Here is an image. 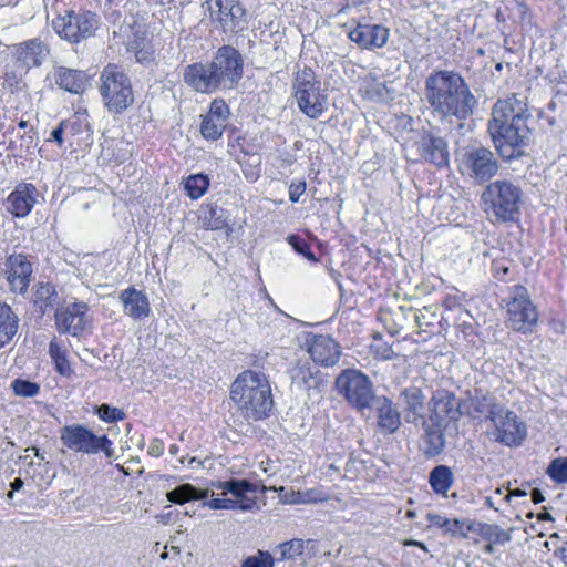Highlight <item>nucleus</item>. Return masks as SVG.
<instances>
[{
  "label": "nucleus",
  "instance_id": "39",
  "mask_svg": "<svg viewBox=\"0 0 567 567\" xmlns=\"http://www.w3.org/2000/svg\"><path fill=\"white\" fill-rule=\"evenodd\" d=\"M49 353L55 363L56 371L62 375H70L72 372L71 365L65 357V351L58 343L55 339L50 342Z\"/></svg>",
  "mask_w": 567,
  "mask_h": 567
},
{
  "label": "nucleus",
  "instance_id": "62",
  "mask_svg": "<svg viewBox=\"0 0 567 567\" xmlns=\"http://www.w3.org/2000/svg\"><path fill=\"white\" fill-rule=\"evenodd\" d=\"M421 542L419 540H414V539H406L404 540L403 545L404 546H419Z\"/></svg>",
  "mask_w": 567,
  "mask_h": 567
},
{
  "label": "nucleus",
  "instance_id": "17",
  "mask_svg": "<svg viewBox=\"0 0 567 567\" xmlns=\"http://www.w3.org/2000/svg\"><path fill=\"white\" fill-rule=\"evenodd\" d=\"M230 115L228 105L223 100H214L207 114L202 115L200 134L205 140L217 141L221 137Z\"/></svg>",
  "mask_w": 567,
  "mask_h": 567
},
{
  "label": "nucleus",
  "instance_id": "61",
  "mask_svg": "<svg viewBox=\"0 0 567 567\" xmlns=\"http://www.w3.org/2000/svg\"><path fill=\"white\" fill-rule=\"evenodd\" d=\"M341 462L339 461H332L328 464V468L331 470V471H334L337 473H340L341 472Z\"/></svg>",
  "mask_w": 567,
  "mask_h": 567
},
{
  "label": "nucleus",
  "instance_id": "6",
  "mask_svg": "<svg viewBox=\"0 0 567 567\" xmlns=\"http://www.w3.org/2000/svg\"><path fill=\"white\" fill-rule=\"evenodd\" d=\"M485 212L497 221L513 219L518 210L520 189L507 181L491 183L482 194Z\"/></svg>",
  "mask_w": 567,
  "mask_h": 567
},
{
  "label": "nucleus",
  "instance_id": "25",
  "mask_svg": "<svg viewBox=\"0 0 567 567\" xmlns=\"http://www.w3.org/2000/svg\"><path fill=\"white\" fill-rule=\"evenodd\" d=\"M419 150L425 161L439 167H443L449 162L447 143L442 137L424 135L419 142Z\"/></svg>",
  "mask_w": 567,
  "mask_h": 567
},
{
  "label": "nucleus",
  "instance_id": "2",
  "mask_svg": "<svg viewBox=\"0 0 567 567\" xmlns=\"http://www.w3.org/2000/svg\"><path fill=\"white\" fill-rule=\"evenodd\" d=\"M424 97L432 114L449 122L467 118L476 104L462 75L450 70L434 71L425 79Z\"/></svg>",
  "mask_w": 567,
  "mask_h": 567
},
{
  "label": "nucleus",
  "instance_id": "34",
  "mask_svg": "<svg viewBox=\"0 0 567 567\" xmlns=\"http://www.w3.org/2000/svg\"><path fill=\"white\" fill-rule=\"evenodd\" d=\"M429 482L435 493L445 494L453 484V473L449 466H435L430 473Z\"/></svg>",
  "mask_w": 567,
  "mask_h": 567
},
{
  "label": "nucleus",
  "instance_id": "9",
  "mask_svg": "<svg viewBox=\"0 0 567 567\" xmlns=\"http://www.w3.org/2000/svg\"><path fill=\"white\" fill-rule=\"evenodd\" d=\"M52 25L60 38L70 43H79L94 35L99 28V20L91 11L66 10L64 14L53 19Z\"/></svg>",
  "mask_w": 567,
  "mask_h": 567
},
{
  "label": "nucleus",
  "instance_id": "19",
  "mask_svg": "<svg viewBox=\"0 0 567 567\" xmlns=\"http://www.w3.org/2000/svg\"><path fill=\"white\" fill-rule=\"evenodd\" d=\"M458 399L449 391H437L431 400V415L429 421L447 425L456 420L463 411Z\"/></svg>",
  "mask_w": 567,
  "mask_h": 567
},
{
  "label": "nucleus",
  "instance_id": "4",
  "mask_svg": "<svg viewBox=\"0 0 567 567\" xmlns=\"http://www.w3.org/2000/svg\"><path fill=\"white\" fill-rule=\"evenodd\" d=\"M230 399L247 421L267 417L274 406L267 377L254 370L238 374L230 386Z\"/></svg>",
  "mask_w": 567,
  "mask_h": 567
},
{
  "label": "nucleus",
  "instance_id": "45",
  "mask_svg": "<svg viewBox=\"0 0 567 567\" xmlns=\"http://www.w3.org/2000/svg\"><path fill=\"white\" fill-rule=\"evenodd\" d=\"M363 467H364L363 461L350 455L343 465L342 477L346 480L354 481L355 478L359 477Z\"/></svg>",
  "mask_w": 567,
  "mask_h": 567
},
{
  "label": "nucleus",
  "instance_id": "58",
  "mask_svg": "<svg viewBox=\"0 0 567 567\" xmlns=\"http://www.w3.org/2000/svg\"><path fill=\"white\" fill-rule=\"evenodd\" d=\"M537 519L540 522L553 520L551 515L547 512L546 507L542 508V512L537 514Z\"/></svg>",
  "mask_w": 567,
  "mask_h": 567
},
{
  "label": "nucleus",
  "instance_id": "50",
  "mask_svg": "<svg viewBox=\"0 0 567 567\" xmlns=\"http://www.w3.org/2000/svg\"><path fill=\"white\" fill-rule=\"evenodd\" d=\"M206 225L210 229H223L225 226H227L224 210L217 207L210 208Z\"/></svg>",
  "mask_w": 567,
  "mask_h": 567
},
{
  "label": "nucleus",
  "instance_id": "28",
  "mask_svg": "<svg viewBox=\"0 0 567 567\" xmlns=\"http://www.w3.org/2000/svg\"><path fill=\"white\" fill-rule=\"evenodd\" d=\"M55 83L63 90L79 94L85 90L86 75L84 72L59 66L54 72Z\"/></svg>",
  "mask_w": 567,
  "mask_h": 567
},
{
  "label": "nucleus",
  "instance_id": "3",
  "mask_svg": "<svg viewBox=\"0 0 567 567\" xmlns=\"http://www.w3.org/2000/svg\"><path fill=\"white\" fill-rule=\"evenodd\" d=\"M214 486L221 491L217 497L207 489H198L192 484H182L167 493V499L175 504H184L192 499L212 498L206 505L212 509H240L248 512L257 507L256 493L258 486L246 480L218 482Z\"/></svg>",
  "mask_w": 567,
  "mask_h": 567
},
{
  "label": "nucleus",
  "instance_id": "60",
  "mask_svg": "<svg viewBox=\"0 0 567 567\" xmlns=\"http://www.w3.org/2000/svg\"><path fill=\"white\" fill-rule=\"evenodd\" d=\"M23 487V481L20 477L14 478L11 483V488L13 492L20 491Z\"/></svg>",
  "mask_w": 567,
  "mask_h": 567
},
{
  "label": "nucleus",
  "instance_id": "11",
  "mask_svg": "<svg viewBox=\"0 0 567 567\" xmlns=\"http://www.w3.org/2000/svg\"><path fill=\"white\" fill-rule=\"evenodd\" d=\"M223 90L234 89L243 78L241 54L231 45L220 47L209 62Z\"/></svg>",
  "mask_w": 567,
  "mask_h": 567
},
{
  "label": "nucleus",
  "instance_id": "24",
  "mask_svg": "<svg viewBox=\"0 0 567 567\" xmlns=\"http://www.w3.org/2000/svg\"><path fill=\"white\" fill-rule=\"evenodd\" d=\"M38 190L32 184H20L8 197L7 209L16 217L30 214L37 199Z\"/></svg>",
  "mask_w": 567,
  "mask_h": 567
},
{
  "label": "nucleus",
  "instance_id": "7",
  "mask_svg": "<svg viewBox=\"0 0 567 567\" xmlns=\"http://www.w3.org/2000/svg\"><path fill=\"white\" fill-rule=\"evenodd\" d=\"M336 389L348 403L361 412L371 410L378 398L371 380L355 369L343 370L336 379Z\"/></svg>",
  "mask_w": 567,
  "mask_h": 567
},
{
  "label": "nucleus",
  "instance_id": "41",
  "mask_svg": "<svg viewBox=\"0 0 567 567\" xmlns=\"http://www.w3.org/2000/svg\"><path fill=\"white\" fill-rule=\"evenodd\" d=\"M56 298V291L54 287L50 284H40L37 287L34 292V303L39 306V308L43 309L44 307L51 305Z\"/></svg>",
  "mask_w": 567,
  "mask_h": 567
},
{
  "label": "nucleus",
  "instance_id": "18",
  "mask_svg": "<svg viewBox=\"0 0 567 567\" xmlns=\"http://www.w3.org/2000/svg\"><path fill=\"white\" fill-rule=\"evenodd\" d=\"M507 307L508 327L517 331H530L532 321L528 320L530 301L525 287H515L514 297Z\"/></svg>",
  "mask_w": 567,
  "mask_h": 567
},
{
  "label": "nucleus",
  "instance_id": "52",
  "mask_svg": "<svg viewBox=\"0 0 567 567\" xmlns=\"http://www.w3.org/2000/svg\"><path fill=\"white\" fill-rule=\"evenodd\" d=\"M70 123L68 121H61L59 125L51 132V138L52 141L56 142L59 146L63 145V133L64 130L68 128Z\"/></svg>",
  "mask_w": 567,
  "mask_h": 567
},
{
  "label": "nucleus",
  "instance_id": "46",
  "mask_svg": "<svg viewBox=\"0 0 567 567\" xmlns=\"http://www.w3.org/2000/svg\"><path fill=\"white\" fill-rule=\"evenodd\" d=\"M301 492L302 494L298 496L297 502H303V504L322 503L330 499L329 494L322 488H309Z\"/></svg>",
  "mask_w": 567,
  "mask_h": 567
},
{
  "label": "nucleus",
  "instance_id": "13",
  "mask_svg": "<svg viewBox=\"0 0 567 567\" xmlns=\"http://www.w3.org/2000/svg\"><path fill=\"white\" fill-rule=\"evenodd\" d=\"M491 422L495 427V440L506 445L519 444L526 435V429L517 416L502 405L494 408Z\"/></svg>",
  "mask_w": 567,
  "mask_h": 567
},
{
  "label": "nucleus",
  "instance_id": "33",
  "mask_svg": "<svg viewBox=\"0 0 567 567\" xmlns=\"http://www.w3.org/2000/svg\"><path fill=\"white\" fill-rule=\"evenodd\" d=\"M406 405V421L412 422L423 417L424 413V396L422 391L417 388H411L402 393Z\"/></svg>",
  "mask_w": 567,
  "mask_h": 567
},
{
  "label": "nucleus",
  "instance_id": "57",
  "mask_svg": "<svg viewBox=\"0 0 567 567\" xmlns=\"http://www.w3.org/2000/svg\"><path fill=\"white\" fill-rule=\"evenodd\" d=\"M526 495H527L526 491L520 489V488H516V489L511 491L507 494H505L504 498L509 502L511 498L514 497V496H526Z\"/></svg>",
  "mask_w": 567,
  "mask_h": 567
},
{
  "label": "nucleus",
  "instance_id": "42",
  "mask_svg": "<svg viewBox=\"0 0 567 567\" xmlns=\"http://www.w3.org/2000/svg\"><path fill=\"white\" fill-rule=\"evenodd\" d=\"M275 558L267 550H257L252 556H248L241 564V567H274Z\"/></svg>",
  "mask_w": 567,
  "mask_h": 567
},
{
  "label": "nucleus",
  "instance_id": "49",
  "mask_svg": "<svg viewBox=\"0 0 567 567\" xmlns=\"http://www.w3.org/2000/svg\"><path fill=\"white\" fill-rule=\"evenodd\" d=\"M287 240L297 252L305 256L308 260H317L313 252L310 249V246L306 241H303L299 236L290 235L288 236Z\"/></svg>",
  "mask_w": 567,
  "mask_h": 567
},
{
  "label": "nucleus",
  "instance_id": "36",
  "mask_svg": "<svg viewBox=\"0 0 567 567\" xmlns=\"http://www.w3.org/2000/svg\"><path fill=\"white\" fill-rule=\"evenodd\" d=\"M499 406V404L494 403L493 399H488L486 396H476L470 400L468 414H471L473 417L486 415L487 419L492 420V411L494 412V408Z\"/></svg>",
  "mask_w": 567,
  "mask_h": 567
},
{
  "label": "nucleus",
  "instance_id": "1",
  "mask_svg": "<svg viewBox=\"0 0 567 567\" xmlns=\"http://www.w3.org/2000/svg\"><path fill=\"white\" fill-rule=\"evenodd\" d=\"M528 99L513 94L493 107L488 132L499 155L507 161L527 155L532 130Z\"/></svg>",
  "mask_w": 567,
  "mask_h": 567
},
{
  "label": "nucleus",
  "instance_id": "14",
  "mask_svg": "<svg viewBox=\"0 0 567 567\" xmlns=\"http://www.w3.org/2000/svg\"><path fill=\"white\" fill-rule=\"evenodd\" d=\"M210 17L225 32H237L245 24V9L238 0H209L206 2Z\"/></svg>",
  "mask_w": 567,
  "mask_h": 567
},
{
  "label": "nucleus",
  "instance_id": "32",
  "mask_svg": "<svg viewBox=\"0 0 567 567\" xmlns=\"http://www.w3.org/2000/svg\"><path fill=\"white\" fill-rule=\"evenodd\" d=\"M127 51L134 54L137 62H147L153 59L154 50L144 32L136 31L126 42Z\"/></svg>",
  "mask_w": 567,
  "mask_h": 567
},
{
  "label": "nucleus",
  "instance_id": "5",
  "mask_svg": "<svg viewBox=\"0 0 567 567\" xmlns=\"http://www.w3.org/2000/svg\"><path fill=\"white\" fill-rule=\"evenodd\" d=\"M100 94L110 113H122L134 102L130 78L116 65H106L100 75Z\"/></svg>",
  "mask_w": 567,
  "mask_h": 567
},
{
  "label": "nucleus",
  "instance_id": "56",
  "mask_svg": "<svg viewBox=\"0 0 567 567\" xmlns=\"http://www.w3.org/2000/svg\"><path fill=\"white\" fill-rule=\"evenodd\" d=\"M308 377L311 378V373L308 370L300 368L293 375V380L296 382L302 381L303 383H306Z\"/></svg>",
  "mask_w": 567,
  "mask_h": 567
},
{
  "label": "nucleus",
  "instance_id": "21",
  "mask_svg": "<svg viewBox=\"0 0 567 567\" xmlns=\"http://www.w3.org/2000/svg\"><path fill=\"white\" fill-rule=\"evenodd\" d=\"M349 39L362 49H379L389 40V30L379 24H361L349 31Z\"/></svg>",
  "mask_w": 567,
  "mask_h": 567
},
{
  "label": "nucleus",
  "instance_id": "64",
  "mask_svg": "<svg viewBox=\"0 0 567 567\" xmlns=\"http://www.w3.org/2000/svg\"><path fill=\"white\" fill-rule=\"evenodd\" d=\"M169 453L172 455H177L178 454V446L176 444H173L169 446Z\"/></svg>",
  "mask_w": 567,
  "mask_h": 567
},
{
  "label": "nucleus",
  "instance_id": "43",
  "mask_svg": "<svg viewBox=\"0 0 567 567\" xmlns=\"http://www.w3.org/2000/svg\"><path fill=\"white\" fill-rule=\"evenodd\" d=\"M11 389L13 390L16 395L23 398H33L40 391L39 384L22 379L14 380L11 383Z\"/></svg>",
  "mask_w": 567,
  "mask_h": 567
},
{
  "label": "nucleus",
  "instance_id": "63",
  "mask_svg": "<svg viewBox=\"0 0 567 567\" xmlns=\"http://www.w3.org/2000/svg\"><path fill=\"white\" fill-rule=\"evenodd\" d=\"M495 545H496V544L487 543V544L485 545L484 550H485L486 553H488V554H492V553L494 551V546H495Z\"/></svg>",
  "mask_w": 567,
  "mask_h": 567
},
{
  "label": "nucleus",
  "instance_id": "23",
  "mask_svg": "<svg viewBox=\"0 0 567 567\" xmlns=\"http://www.w3.org/2000/svg\"><path fill=\"white\" fill-rule=\"evenodd\" d=\"M12 52L17 62L23 68L30 69L41 65L49 50L40 39L34 38L16 44Z\"/></svg>",
  "mask_w": 567,
  "mask_h": 567
},
{
  "label": "nucleus",
  "instance_id": "20",
  "mask_svg": "<svg viewBox=\"0 0 567 567\" xmlns=\"http://www.w3.org/2000/svg\"><path fill=\"white\" fill-rule=\"evenodd\" d=\"M184 81L200 93L210 94L217 90H223L210 63L188 65L184 72Z\"/></svg>",
  "mask_w": 567,
  "mask_h": 567
},
{
  "label": "nucleus",
  "instance_id": "16",
  "mask_svg": "<svg viewBox=\"0 0 567 567\" xmlns=\"http://www.w3.org/2000/svg\"><path fill=\"white\" fill-rule=\"evenodd\" d=\"M86 311L87 306L84 302H74L58 310L55 313L58 330L73 337L81 336L89 323Z\"/></svg>",
  "mask_w": 567,
  "mask_h": 567
},
{
  "label": "nucleus",
  "instance_id": "35",
  "mask_svg": "<svg viewBox=\"0 0 567 567\" xmlns=\"http://www.w3.org/2000/svg\"><path fill=\"white\" fill-rule=\"evenodd\" d=\"M209 186V179L204 174L190 175L185 181V189L192 199L200 198Z\"/></svg>",
  "mask_w": 567,
  "mask_h": 567
},
{
  "label": "nucleus",
  "instance_id": "12",
  "mask_svg": "<svg viewBox=\"0 0 567 567\" xmlns=\"http://www.w3.org/2000/svg\"><path fill=\"white\" fill-rule=\"evenodd\" d=\"M498 171V163L492 151L485 147H473L466 151L461 161V172L475 183L489 181Z\"/></svg>",
  "mask_w": 567,
  "mask_h": 567
},
{
  "label": "nucleus",
  "instance_id": "47",
  "mask_svg": "<svg viewBox=\"0 0 567 567\" xmlns=\"http://www.w3.org/2000/svg\"><path fill=\"white\" fill-rule=\"evenodd\" d=\"M472 524L461 519H447L445 532L452 536L466 537L467 532L471 530Z\"/></svg>",
  "mask_w": 567,
  "mask_h": 567
},
{
  "label": "nucleus",
  "instance_id": "29",
  "mask_svg": "<svg viewBox=\"0 0 567 567\" xmlns=\"http://www.w3.org/2000/svg\"><path fill=\"white\" fill-rule=\"evenodd\" d=\"M378 411V424L381 429L393 433L401 425L399 412L386 398H377L374 405Z\"/></svg>",
  "mask_w": 567,
  "mask_h": 567
},
{
  "label": "nucleus",
  "instance_id": "37",
  "mask_svg": "<svg viewBox=\"0 0 567 567\" xmlns=\"http://www.w3.org/2000/svg\"><path fill=\"white\" fill-rule=\"evenodd\" d=\"M276 550L279 551V560H292L303 554L305 540L300 538H293L291 540L280 543L276 546Z\"/></svg>",
  "mask_w": 567,
  "mask_h": 567
},
{
  "label": "nucleus",
  "instance_id": "59",
  "mask_svg": "<svg viewBox=\"0 0 567 567\" xmlns=\"http://www.w3.org/2000/svg\"><path fill=\"white\" fill-rule=\"evenodd\" d=\"M545 501V497L543 496L542 492L538 488L534 487V505L543 503Z\"/></svg>",
  "mask_w": 567,
  "mask_h": 567
},
{
  "label": "nucleus",
  "instance_id": "15",
  "mask_svg": "<svg viewBox=\"0 0 567 567\" xmlns=\"http://www.w3.org/2000/svg\"><path fill=\"white\" fill-rule=\"evenodd\" d=\"M3 272L12 292L22 295L27 292L32 276V265L27 256L22 254L10 255L4 261Z\"/></svg>",
  "mask_w": 567,
  "mask_h": 567
},
{
  "label": "nucleus",
  "instance_id": "10",
  "mask_svg": "<svg viewBox=\"0 0 567 567\" xmlns=\"http://www.w3.org/2000/svg\"><path fill=\"white\" fill-rule=\"evenodd\" d=\"M62 443L75 452L94 454L103 451L107 457L113 455L112 442L106 435L97 436L82 425H68L61 430Z\"/></svg>",
  "mask_w": 567,
  "mask_h": 567
},
{
  "label": "nucleus",
  "instance_id": "31",
  "mask_svg": "<svg viewBox=\"0 0 567 567\" xmlns=\"http://www.w3.org/2000/svg\"><path fill=\"white\" fill-rule=\"evenodd\" d=\"M361 91L364 99L377 103L391 101L394 93L393 89L389 87L385 82H380L372 75L364 79Z\"/></svg>",
  "mask_w": 567,
  "mask_h": 567
},
{
  "label": "nucleus",
  "instance_id": "26",
  "mask_svg": "<svg viewBox=\"0 0 567 567\" xmlns=\"http://www.w3.org/2000/svg\"><path fill=\"white\" fill-rule=\"evenodd\" d=\"M446 425L424 421V434L422 436V451L427 458L435 457L444 451Z\"/></svg>",
  "mask_w": 567,
  "mask_h": 567
},
{
  "label": "nucleus",
  "instance_id": "22",
  "mask_svg": "<svg viewBox=\"0 0 567 567\" xmlns=\"http://www.w3.org/2000/svg\"><path fill=\"white\" fill-rule=\"evenodd\" d=\"M308 352L315 362L330 367L339 361L341 347L330 336L318 334L312 338Z\"/></svg>",
  "mask_w": 567,
  "mask_h": 567
},
{
  "label": "nucleus",
  "instance_id": "51",
  "mask_svg": "<svg viewBox=\"0 0 567 567\" xmlns=\"http://www.w3.org/2000/svg\"><path fill=\"white\" fill-rule=\"evenodd\" d=\"M306 192V183L299 182V183H292L289 187V199L292 203H297L300 198V196Z\"/></svg>",
  "mask_w": 567,
  "mask_h": 567
},
{
  "label": "nucleus",
  "instance_id": "40",
  "mask_svg": "<svg viewBox=\"0 0 567 567\" xmlns=\"http://www.w3.org/2000/svg\"><path fill=\"white\" fill-rule=\"evenodd\" d=\"M546 474L556 484L567 483V457L554 458L546 468Z\"/></svg>",
  "mask_w": 567,
  "mask_h": 567
},
{
  "label": "nucleus",
  "instance_id": "48",
  "mask_svg": "<svg viewBox=\"0 0 567 567\" xmlns=\"http://www.w3.org/2000/svg\"><path fill=\"white\" fill-rule=\"evenodd\" d=\"M97 414L100 419L110 423L125 419V413L122 410L107 404L100 405L97 408Z\"/></svg>",
  "mask_w": 567,
  "mask_h": 567
},
{
  "label": "nucleus",
  "instance_id": "54",
  "mask_svg": "<svg viewBox=\"0 0 567 567\" xmlns=\"http://www.w3.org/2000/svg\"><path fill=\"white\" fill-rule=\"evenodd\" d=\"M426 518L432 525L442 527V528H446L449 518H446L440 514H433V513H429Z\"/></svg>",
  "mask_w": 567,
  "mask_h": 567
},
{
  "label": "nucleus",
  "instance_id": "27",
  "mask_svg": "<svg viewBox=\"0 0 567 567\" xmlns=\"http://www.w3.org/2000/svg\"><path fill=\"white\" fill-rule=\"evenodd\" d=\"M124 312L133 319H142L150 315L148 298L135 288H127L120 296Z\"/></svg>",
  "mask_w": 567,
  "mask_h": 567
},
{
  "label": "nucleus",
  "instance_id": "30",
  "mask_svg": "<svg viewBox=\"0 0 567 567\" xmlns=\"http://www.w3.org/2000/svg\"><path fill=\"white\" fill-rule=\"evenodd\" d=\"M19 318L11 307L0 302V349L8 344L17 334Z\"/></svg>",
  "mask_w": 567,
  "mask_h": 567
},
{
  "label": "nucleus",
  "instance_id": "55",
  "mask_svg": "<svg viewBox=\"0 0 567 567\" xmlns=\"http://www.w3.org/2000/svg\"><path fill=\"white\" fill-rule=\"evenodd\" d=\"M301 491H290L284 495L285 502L289 504H303V502H297L298 496H301Z\"/></svg>",
  "mask_w": 567,
  "mask_h": 567
},
{
  "label": "nucleus",
  "instance_id": "8",
  "mask_svg": "<svg viewBox=\"0 0 567 567\" xmlns=\"http://www.w3.org/2000/svg\"><path fill=\"white\" fill-rule=\"evenodd\" d=\"M320 81L311 68L299 70L292 81L295 96L300 111L311 118H318L324 110V101L320 95Z\"/></svg>",
  "mask_w": 567,
  "mask_h": 567
},
{
  "label": "nucleus",
  "instance_id": "38",
  "mask_svg": "<svg viewBox=\"0 0 567 567\" xmlns=\"http://www.w3.org/2000/svg\"><path fill=\"white\" fill-rule=\"evenodd\" d=\"M480 535L492 544H505L511 540L509 532L494 524H480Z\"/></svg>",
  "mask_w": 567,
  "mask_h": 567
},
{
  "label": "nucleus",
  "instance_id": "44",
  "mask_svg": "<svg viewBox=\"0 0 567 567\" xmlns=\"http://www.w3.org/2000/svg\"><path fill=\"white\" fill-rule=\"evenodd\" d=\"M437 320L436 312L431 307H424L414 313V322L419 328V331H425L426 328L434 326Z\"/></svg>",
  "mask_w": 567,
  "mask_h": 567
},
{
  "label": "nucleus",
  "instance_id": "53",
  "mask_svg": "<svg viewBox=\"0 0 567 567\" xmlns=\"http://www.w3.org/2000/svg\"><path fill=\"white\" fill-rule=\"evenodd\" d=\"M164 451V443L159 439H154L148 446V454L152 456H159Z\"/></svg>",
  "mask_w": 567,
  "mask_h": 567
}]
</instances>
